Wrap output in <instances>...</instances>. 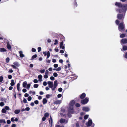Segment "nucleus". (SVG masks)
Wrapping results in <instances>:
<instances>
[{
  "instance_id": "22",
  "label": "nucleus",
  "mask_w": 127,
  "mask_h": 127,
  "mask_svg": "<svg viewBox=\"0 0 127 127\" xmlns=\"http://www.w3.org/2000/svg\"><path fill=\"white\" fill-rule=\"evenodd\" d=\"M20 112V110H16L14 111V113L15 114H18Z\"/></svg>"
},
{
  "instance_id": "26",
  "label": "nucleus",
  "mask_w": 127,
  "mask_h": 127,
  "mask_svg": "<svg viewBox=\"0 0 127 127\" xmlns=\"http://www.w3.org/2000/svg\"><path fill=\"white\" fill-rule=\"evenodd\" d=\"M15 84L14 81L13 80H11V83H10V85L12 86H14Z\"/></svg>"
},
{
  "instance_id": "7",
  "label": "nucleus",
  "mask_w": 127,
  "mask_h": 127,
  "mask_svg": "<svg viewBox=\"0 0 127 127\" xmlns=\"http://www.w3.org/2000/svg\"><path fill=\"white\" fill-rule=\"evenodd\" d=\"M121 43L123 44H126L127 43V38L126 39H122L121 41Z\"/></svg>"
},
{
  "instance_id": "64",
  "label": "nucleus",
  "mask_w": 127,
  "mask_h": 127,
  "mask_svg": "<svg viewBox=\"0 0 127 127\" xmlns=\"http://www.w3.org/2000/svg\"><path fill=\"white\" fill-rule=\"evenodd\" d=\"M119 20H117L116 21V24L118 25L119 24Z\"/></svg>"
},
{
  "instance_id": "10",
  "label": "nucleus",
  "mask_w": 127,
  "mask_h": 127,
  "mask_svg": "<svg viewBox=\"0 0 127 127\" xmlns=\"http://www.w3.org/2000/svg\"><path fill=\"white\" fill-rule=\"evenodd\" d=\"M122 8L125 10V12L127 9V3L122 5Z\"/></svg>"
},
{
  "instance_id": "13",
  "label": "nucleus",
  "mask_w": 127,
  "mask_h": 127,
  "mask_svg": "<svg viewBox=\"0 0 127 127\" xmlns=\"http://www.w3.org/2000/svg\"><path fill=\"white\" fill-rule=\"evenodd\" d=\"M86 96V94L85 93H83L80 96V98L81 99L84 98Z\"/></svg>"
},
{
  "instance_id": "59",
  "label": "nucleus",
  "mask_w": 127,
  "mask_h": 127,
  "mask_svg": "<svg viewBox=\"0 0 127 127\" xmlns=\"http://www.w3.org/2000/svg\"><path fill=\"white\" fill-rule=\"evenodd\" d=\"M50 79L51 80H54L55 79V78L53 76H51L50 78Z\"/></svg>"
},
{
  "instance_id": "8",
  "label": "nucleus",
  "mask_w": 127,
  "mask_h": 127,
  "mask_svg": "<svg viewBox=\"0 0 127 127\" xmlns=\"http://www.w3.org/2000/svg\"><path fill=\"white\" fill-rule=\"evenodd\" d=\"M125 15H123L121 14H118L117 15V18L118 19H121L122 18H124Z\"/></svg>"
},
{
  "instance_id": "46",
  "label": "nucleus",
  "mask_w": 127,
  "mask_h": 127,
  "mask_svg": "<svg viewBox=\"0 0 127 127\" xmlns=\"http://www.w3.org/2000/svg\"><path fill=\"white\" fill-rule=\"evenodd\" d=\"M54 67L55 68H56L58 66V65L57 64H54L53 65Z\"/></svg>"
},
{
  "instance_id": "14",
  "label": "nucleus",
  "mask_w": 127,
  "mask_h": 127,
  "mask_svg": "<svg viewBox=\"0 0 127 127\" xmlns=\"http://www.w3.org/2000/svg\"><path fill=\"white\" fill-rule=\"evenodd\" d=\"M14 65L16 66L17 67H19L20 66V65L19 64V63L17 62H15L13 63Z\"/></svg>"
},
{
  "instance_id": "38",
  "label": "nucleus",
  "mask_w": 127,
  "mask_h": 127,
  "mask_svg": "<svg viewBox=\"0 0 127 127\" xmlns=\"http://www.w3.org/2000/svg\"><path fill=\"white\" fill-rule=\"evenodd\" d=\"M4 105V103L3 102H1L0 103V105L2 107Z\"/></svg>"
},
{
  "instance_id": "15",
  "label": "nucleus",
  "mask_w": 127,
  "mask_h": 127,
  "mask_svg": "<svg viewBox=\"0 0 127 127\" xmlns=\"http://www.w3.org/2000/svg\"><path fill=\"white\" fill-rule=\"evenodd\" d=\"M27 84V82L26 81L24 82L23 83V87L24 88H26Z\"/></svg>"
},
{
  "instance_id": "16",
  "label": "nucleus",
  "mask_w": 127,
  "mask_h": 127,
  "mask_svg": "<svg viewBox=\"0 0 127 127\" xmlns=\"http://www.w3.org/2000/svg\"><path fill=\"white\" fill-rule=\"evenodd\" d=\"M19 53L20 54V57L23 58L24 57V55L23 54V52L22 51H19Z\"/></svg>"
},
{
  "instance_id": "20",
  "label": "nucleus",
  "mask_w": 127,
  "mask_h": 127,
  "mask_svg": "<svg viewBox=\"0 0 127 127\" xmlns=\"http://www.w3.org/2000/svg\"><path fill=\"white\" fill-rule=\"evenodd\" d=\"M50 120H49V122L50 123L51 126L53 123V119L51 116H50Z\"/></svg>"
},
{
  "instance_id": "56",
  "label": "nucleus",
  "mask_w": 127,
  "mask_h": 127,
  "mask_svg": "<svg viewBox=\"0 0 127 127\" xmlns=\"http://www.w3.org/2000/svg\"><path fill=\"white\" fill-rule=\"evenodd\" d=\"M62 96V95L61 94H59L57 95V97L58 98H60Z\"/></svg>"
},
{
  "instance_id": "48",
  "label": "nucleus",
  "mask_w": 127,
  "mask_h": 127,
  "mask_svg": "<svg viewBox=\"0 0 127 127\" xmlns=\"http://www.w3.org/2000/svg\"><path fill=\"white\" fill-rule=\"evenodd\" d=\"M58 43V40L56 39L55 40V43L54 44V45H56V44H57Z\"/></svg>"
},
{
  "instance_id": "1",
  "label": "nucleus",
  "mask_w": 127,
  "mask_h": 127,
  "mask_svg": "<svg viewBox=\"0 0 127 127\" xmlns=\"http://www.w3.org/2000/svg\"><path fill=\"white\" fill-rule=\"evenodd\" d=\"M47 84L48 85L49 87L52 88V90L54 91L55 90L57 86V80L55 81L54 84L53 82L48 81L47 82Z\"/></svg>"
},
{
  "instance_id": "55",
  "label": "nucleus",
  "mask_w": 127,
  "mask_h": 127,
  "mask_svg": "<svg viewBox=\"0 0 127 127\" xmlns=\"http://www.w3.org/2000/svg\"><path fill=\"white\" fill-rule=\"evenodd\" d=\"M23 102L24 103H27V100L25 98H24L23 100Z\"/></svg>"
},
{
  "instance_id": "30",
  "label": "nucleus",
  "mask_w": 127,
  "mask_h": 127,
  "mask_svg": "<svg viewBox=\"0 0 127 127\" xmlns=\"http://www.w3.org/2000/svg\"><path fill=\"white\" fill-rule=\"evenodd\" d=\"M29 93L30 94H32L33 95H34L35 94V91H29Z\"/></svg>"
},
{
  "instance_id": "34",
  "label": "nucleus",
  "mask_w": 127,
  "mask_h": 127,
  "mask_svg": "<svg viewBox=\"0 0 127 127\" xmlns=\"http://www.w3.org/2000/svg\"><path fill=\"white\" fill-rule=\"evenodd\" d=\"M37 57V55L36 54H35L33 55L32 58V59H33L36 58Z\"/></svg>"
},
{
  "instance_id": "54",
  "label": "nucleus",
  "mask_w": 127,
  "mask_h": 127,
  "mask_svg": "<svg viewBox=\"0 0 127 127\" xmlns=\"http://www.w3.org/2000/svg\"><path fill=\"white\" fill-rule=\"evenodd\" d=\"M43 85L44 86H46L47 85V83L46 81L44 82L43 83Z\"/></svg>"
},
{
  "instance_id": "6",
  "label": "nucleus",
  "mask_w": 127,
  "mask_h": 127,
  "mask_svg": "<svg viewBox=\"0 0 127 127\" xmlns=\"http://www.w3.org/2000/svg\"><path fill=\"white\" fill-rule=\"evenodd\" d=\"M59 122L61 124H66L68 122L67 120L61 118L59 120Z\"/></svg>"
},
{
  "instance_id": "39",
  "label": "nucleus",
  "mask_w": 127,
  "mask_h": 127,
  "mask_svg": "<svg viewBox=\"0 0 127 127\" xmlns=\"http://www.w3.org/2000/svg\"><path fill=\"white\" fill-rule=\"evenodd\" d=\"M89 116V115H85L84 117V118L85 119H86L88 118Z\"/></svg>"
},
{
  "instance_id": "41",
  "label": "nucleus",
  "mask_w": 127,
  "mask_h": 127,
  "mask_svg": "<svg viewBox=\"0 0 127 127\" xmlns=\"http://www.w3.org/2000/svg\"><path fill=\"white\" fill-rule=\"evenodd\" d=\"M53 75L55 77H57L58 76V74L56 72H54L53 73Z\"/></svg>"
},
{
  "instance_id": "29",
  "label": "nucleus",
  "mask_w": 127,
  "mask_h": 127,
  "mask_svg": "<svg viewBox=\"0 0 127 127\" xmlns=\"http://www.w3.org/2000/svg\"><path fill=\"white\" fill-rule=\"evenodd\" d=\"M73 112L72 113H71V111L69 112V109L68 110V117H71L72 116L71 115V114H69L70 113H73Z\"/></svg>"
},
{
  "instance_id": "9",
  "label": "nucleus",
  "mask_w": 127,
  "mask_h": 127,
  "mask_svg": "<svg viewBox=\"0 0 127 127\" xmlns=\"http://www.w3.org/2000/svg\"><path fill=\"white\" fill-rule=\"evenodd\" d=\"M64 42L62 41L61 42L60 44V48L63 49H64L65 48L64 46L63 45Z\"/></svg>"
},
{
  "instance_id": "43",
  "label": "nucleus",
  "mask_w": 127,
  "mask_h": 127,
  "mask_svg": "<svg viewBox=\"0 0 127 127\" xmlns=\"http://www.w3.org/2000/svg\"><path fill=\"white\" fill-rule=\"evenodd\" d=\"M40 71L41 73H43L45 72V70H40Z\"/></svg>"
},
{
  "instance_id": "37",
  "label": "nucleus",
  "mask_w": 127,
  "mask_h": 127,
  "mask_svg": "<svg viewBox=\"0 0 127 127\" xmlns=\"http://www.w3.org/2000/svg\"><path fill=\"white\" fill-rule=\"evenodd\" d=\"M5 108L6 109V110H8L10 109L9 107L7 106H6L5 107Z\"/></svg>"
},
{
  "instance_id": "44",
  "label": "nucleus",
  "mask_w": 127,
  "mask_h": 127,
  "mask_svg": "<svg viewBox=\"0 0 127 127\" xmlns=\"http://www.w3.org/2000/svg\"><path fill=\"white\" fill-rule=\"evenodd\" d=\"M32 97L31 96H29L28 98V100L29 101H30L32 100Z\"/></svg>"
},
{
  "instance_id": "5",
  "label": "nucleus",
  "mask_w": 127,
  "mask_h": 127,
  "mask_svg": "<svg viewBox=\"0 0 127 127\" xmlns=\"http://www.w3.org/2000/svg\"><path fill=\"white\" fill-rule=\"evenodd\" d=\"M89 99L88 98H86L82 100L81 101V102L82 104H85L88 102L89 101Z\"/></svg>"
},
{
  "instance_id": "40",
  "label": "nucleus",
  "mask_w": 127,
  "mask_h": 127,
  "mask_svg": "<svg viewBox=\"0 0 127 127\" xmlns=\"http://www.w3.org/2000/svg\"><path fill=\"white\" fill-rule=\"evenodd\" d=\"M33 86L34 88H36L38 87V85L37 84H35Z\"/></svg>"
},
{
  "instance_id": "32",
  "label": "nucleus",
  "mask_w": 127,
  "mask_h": 127,
  "mask_svg": "<svg viewBox=\"0 0 127 127\" xmlns=\"http://www.w3.org/2000/svg\"><path fill=\"white\" fill-rule=\"evenodd\" d=\"M11 66L14 69H17V67H16V66L14 65H11Z\"/></svg>"
},
{
  "instance_id": "11",
  "label": "nucleus",
  "mask_w": 127,
  "mask_h": 127,
  "mask_svg": "<svg viewBox=\"0 0 127 127\" xmlns=\"http://www.w3.org/2000/svg\"><path fill=\"white\" fill-rule=\"evenodd\" d=\"M115 5L119 7H122V5L119 2H116L115 4Z\"/></svg>"
},
{
  "instance_id": "25",
  "label": "nucleus",
  "mask_w": 127,
  "mask_h": 127,
  "mask_svg": "<svg viewBox=\"0 0 127 127\" xmlns=\"http://www.w3.org/2000/svg\"><path fill=\"white\" fill-rule=\"evenodd\" d=\"M20 84L19 83H18L17 86V89L18 91H20Z\"/></svg>"
},
{
  "instance_id": "47",
  "label": "nucleus",
  "mask_w": 127,
  "mask_h": 127,
  "mask_svg": "<svg viewBox=\"0 0 127 127\" xmlns=\"http://www.w3.org/2000/svg\"><path fill=\"white\" fill-rule=\"evenodd\" d=\"M49 115V114L48 113H46L44 114V116L45 117H47Z\"/></svg>"
},
{
  "instance_id": "35",
  "label": "nucleus",
  "mask_w": 127,
  "mask_h": 127,
  "mask_svg": "<svg viewBox=\"0 0 127 127\" xmlns=\"http://www.w3.org/2000/svg\"><path fill=\"white\" fill-rule=\"evenodd\" d=\"M55 127H64V126L63 125L60 126L59 125L56 124L55 126Z\"/></svg>"
},
{
  "instance_id": "36",
  "label": "nucleus",
  "mask_w": 127,
  "mask_h": 127,
  "mask_svg": "<svg viewBox=\"0 0 127 127\" xmlns=\"http://www.w3.org/2000/svg\"><path fill=\"white\" fill-rule=\"evenodd\" d=\"M6 111L5 109H3L2 110V113H6Z\"/></svg>"
},
{
  "instance_id": "53",
  "label": "nucleus",
  "mask_w": 127,
  "mask_h": 127,
  "mask_svg": "<svg viewBox=\"0 0 127 127\" xmlns=\"http://www.w3.org/2000/svg\"><path fill=\"white\" fill-rule=\"evenodd\" d=\"M8 78L9 79H11L12 78V76L11 75H8Z\"/></svg>"
},
{
  "instance_id": "31",
  "label": "nucleus",
  "mask_w": 127,
  "mask_h": 127,
  "mask_svg": "<svg viewBox=\"0 0 127 127\" xmlns=\"http://www.w3.org/2000/svg\"><path fill=\"white\" fill-rule=\"evenodd\" d=\"M123 49L124 50H127V46H124L123 47Z\"/></svg>"
},
{
  "instance_id": "60",
  "label": "nucleus",
  "mask_w": 127,
  "mask_h": 127,
  "mask_svg": "<svg viewBox=\"0 0 127 127\" xmlns=\"http://www.w3.org/2000/svg\"><path fill=\"white\" fill-rule=\"evenodd\" d=\"M34 102L36 104H37L39 103L38 101L37 100L35 101Z\"/></svg>"
},
{
  "instance_id": "24",
  "label": "nucleus",
  "mask_w": 127,
  "mask_h": 127,
  "mask_svg": "<svg viewBox=\"0 0 127 127\" xmlns=\"http://www.w3.org/2000/svg\"><path fill=\"white\" fill-rule=\"evenodd\" d=\"M125 34H120V37L121 38H123L125 37Z\"/></svg>"
},
{
  "instance_id": "33",
  "label": "nucleus",
  "mask_w": 127,
  "mask_h": 127,
  "mask_svg": "<svg viewBox=\"0 0 127 127\" xmlns=\"http://www.w3.org/2000/svg\"><path fill=\"white\" fill-rule=\"evenodd\" d=\"M3 76H1L0 77V82H1L3 81Z\"/></svg>"
},
{
  "instance_id": "2",
  "label": "nucleus",
  "mask_w": 127,
  "mask_h": 127,
  "mask_svg": "<svg viewBox=\"0 0 127 127\" xmlns=\"http://www.w3.org/2000/svg\"><path fill=\"white\" fill-rule=\"evenodd\" d=\"M75 103V101L74 100H72L69 104V106L68 108L69 112L71 111V112H73V106Z\"/></svg>"
},
{
  "instance_id": "61",
  "label": "nucleus",
  "mask_w": 127,
  "mask_h": 127,
  "mask_svg": "<svg viewBox=\"0 0 127 127\" xmlns=\"http://www.w3.org/2000/svg\"><path fill=\"white\" fill-rule=\"evenodd\" d=\"M62 90V89L61 88H60L58 89V91L59 92H61Z\"/></svg>"
},
{
  "instance_id": "4",
  "label": "nucleus",
  "mask_w": 127,
  "mask_h": 127,
  "mask_svg": "<svg viewBox=\"0 0 127 127\" xmlns=\"http://www.w3.org/2000/svg\"><path fill=\"white\" fill-rule=\"evenodd\" d=\"M124 28V24L123 23H121L118 26V29L120 31L123 30Z\"/></svg>"
},
{
  "instance_id": "63",
  "label": "nucleus",
  "mask_w": 127,
  "mask_h": 127,
  "mask_svg": "<svg viewBox=\"0 0 127 127\" xmlns=\"http://www.w3.org/2000/svg\"><path fill=\"white\" fill-rule=\"evenodd\" d=\"M28 94L27 93H25L24 95V96L25 97H28Z\"/></svg>"
},
{
  "instance_id": "45",
  "label": "nucleus",
  "mask_w": 127,
  "mask_h": 127,
  "mask_svg": "<svg viewBox=\"0 0 127 127\" xmlns=\"http://www.w3.org/2000/svg\"><path fill=\"white\" fill-rule=\"evenodd\" d=\"M9 58L8 57H7L6 59V62L7 63H8L9 62Z\"/></svg>"
},
{
  "instance_id": "28",
  "label": "nucleus",
  "mask_w": 127,
  "mask_h": 127,
  "mask_svg": "<svg viewBox=\"0 0 127 127\" xmlns=\"http://www.w3.org/2000/svg\"><path fill=\"white\" fill-rule=\"evenodd\" d=\"M26 86H26V88L27 89L29 90L30 87L31 86V84H27Z\"/></svg>"
},
{
  "instance_id": "23",
  "label": "nucleus",
  "mask_w": 127,
  "mask_h": 127,
  "mask_svg": "<svg viewBox=\"0 0 127 127\" xmlns=\"http://www.w3.org/2000/svg\"><path fill=\"white\" fill-rule=\"evenodd\" d=\"M0 123H6V122L5 119H0Z\"/></svg>"
},
{
  "instance_id": "19",
  "label": "nucleus",
  "mask_w": 127,
  "mask_h": 127,
  "mask_svg": "<svg viewBox=\"0 0 127 127\" xmlns=\"http://www.w3.org/2000/svg\"><path fill=\"white\" fill-rule=\"evenodd\" d=\"M61 102V101L60 100H58L55 101L54 103L56 104H60Z\"/></svg>"
},
{
  "instance_id": "3",
  "label": "nucleus",
  "mask_w": 127,
  "mask_h": 127,
  "mask_svg": "<svg viewBox=\"0 0 127 127\" xmlns=\"http://www.w3.org/2000/svg\"><path fill=\"white\" fill-rule=\"evenodd\" d=\"M86 125L88 126H91V127H94L95 126L94 123H92V120L89 119H88V122L86 123Z\"/></svg>"
},
{
  "instance_id": "58",
  "label": "nucleus",
  "mask_w": 127,
  "mask_h": 127,
  "mask_svg": "<svg viewBox=\"0 0 127 127\" xmlns=\"http://www.w3.org/2000/svg\"><path fill=\"white\" fill-rule=\"evenodd\" d=\"M33 82L35 83H37L38 82V81L37 79H35L34 80Z\"/></svg>"
},
{
  "instance_id": "57",
  "label": "nucleus",
  "mask_w": 127,
  "mask_h": 127,
  "mask_svg": "<svg viewBox=\"0 0 127 127\" xmlns=\"http://www.w3.org/2000/svg\"><path fill=\"white\" fill-rule=\"evenodd\" d=\"M38 52H39L41 50V48L40 47H38Z\"/></svg>"
},
{
  "instance_id": "17",
  "label": "nucleus",
  "mask_w": 127,
  "mask_h": 127,
  "mask_svg": "<svg viewBox=\"0 0 127 127\" xmlns=\"http://www.w3.org/2000/svg\"><path fill=\"white\" fill-rule=\"evenodd\" d=\"M42 76L41 75H39L38 76V78L39 79V81H42Z\"/></svg>"
},
{
  "instance_id": "18",
  "label": "nucleus",
  "mask_w": 127,
  "mask_h": 127,
  "mask_svg": "<svg viewBox=\"0 0 127 127\" xmlns=\"http://www.w3.org/2000/svg\"><path fill=\"white\" fill-rule=\"evenodd\" d=\"M6 51V49H5L4 48H0V52H5Z\"/></svg>"
},
{
  "instance_id": "49",
  "label": "nucleus",
  "mask_w": 127,
  "mask_h": 127,
  "mask_svg": "<svg viewBox=\"0 0 127 127\" xmlns=\"http://www.w3.org/2000/svg\"><path fill=\"white\" fill-rule=\"evenodd\" d=\"M44 77L45 78L47 79L48 77V75L45 74V75L44 76Z\"/></svg>"
},
{
  "instance_id": "12",
  "label": "nucleus",
  "mask_w": 127,
  "mask_h": 127,
  "mask_svg": "<svg viewBox=\"0 0 127 127\" xmlns=\"http://www.w3.org/2000/svg\"><path fill=\"white\" fill-rule=\"evenodd\" d=\"M82 110L83 111L88 112L90 110V108L88 107H84L83 108Z\"/></svg>"
},
{
  "instance_id": "52",
  "label": "nucleus",
  "mask_w": 127,
  "mask_h": 127,
  "mask_svg": "<svg viewBox=\"0 0 127 127\" xmlns=\"http://www.w3.org/2000/svg\"><path fill=\"white\" fill-rule=\"evenodd\" d=\"M15 99L16 98V94L15 92H14L13 93Z\"/></svg>"
},
{
  "instance_id": "27",
  "label": "nucleus",
  "mask_w": 127,
  "mask_h": 127,
  "mask_svg": "<svg viewBox=\"0 0 127 127\" xmlns=\"http://www.w3.org/2000/svg\"><path fill=\"white\" fill-rule=\"evenodd\" d=\"M7 47L8 49L10 50L11 49V47L10 45L8 43H7Z\"/></svg>"
},
{
  "instance_id": "21",
  "label": "nucleus",
  "mask_w": 127,
  "mask_h": 127,
  "mask_svg": "<svg viewBox=\"0 0 127 127\" xmlns=\"http://www.w3.org/2000/svg\"><path fill=\"white\" fill-rule=\"evenodd\" d=\"M47 102V99L45 98L43 99V102L44 104L46 103Z\"/></svg>"
},
{
  "instance_id": "51",
  "label": "nucleus",
  "mask_w": 127,
  "mask_h": 127,
  "mask_svg": "<svg viewBox=\"0 0 127 127\" xmlns=\"http://www.w3.org/2000/svg\"><path fill=\"white\" fill-rule=\"evenodd\" d=\"M124 56L126 58H127V52H126L124 55Z\"/></svg>"
},
{
  "instance_id": "42",
  "label": "nucleus",
  "mask_w": 127,
  "mask_h": 127,
  "mask_svg": "<svg viewBox=\"0 0 127 127\" xmlns=\"http://www.w3.org/2000/svg\"><path fill=\"white\" fill-rule=\"evenodd\" d=\"M50 56V53L49 51H48L47 52V58H48Z\"/></svg>"
},
{
  "instance_id": "62",
  "label": "nucleus",
  "mask_w": 127,
  "mask_h": 127,
  "mask_svg": "<svg viewBox=\"0 0 127 127\" xmlns=\"http://www.w3.org/2000/svg\"><path fill=\"white\" fill-rule=\"evenodd\" d=\"M30 108L29 107H27L25 108V111H28L30 110Z\"/></svg>"
},
{
  "instance_id": "50",
  "label": "nucleus",
  "mask_w": 127,
  "mask_h": 127,
  "mask_svg": "<svg viewBox=\"0 0 127 127\" xmlns=\"http://www.w3.org/2000/svg\"><path fill=\"white\" fill-rule=\"evenodd\" d=\"M49 73V72L48 70H46L45 73V74L47 75H48Z\"/></svg>"
}]
</instances>
